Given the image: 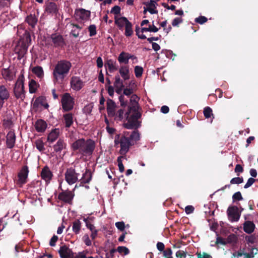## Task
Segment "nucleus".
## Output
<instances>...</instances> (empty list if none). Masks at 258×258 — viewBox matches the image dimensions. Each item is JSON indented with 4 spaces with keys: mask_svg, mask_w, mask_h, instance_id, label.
I'll return each mask as SVG.
<instances>
[{
    "mask_svg": "<svg viewBox=\"0 0 258 258\" xmlns=\"http://www.w3.org/2000/svg\"><path fill=\"white\" fill-rule=\"evenodd\" d=\"M41 178L46 182H49L53 177L52 172L47 166H45L41 172Z\"/></svg>",
    "mask_w": 258,
    "mask_h": 258,
    "instance_id": "21",
    "label": "nucleus"
},
{
    "mask_svg": "<svg viewBox=\"0 0 258 258\" xmlns=\"http://www.w3.org/2000/svg\"><path fill=\"white\" fill-rule=\"evenodd\" d=\"M90 11L84 9H80L75 10V17L77 20H87L90 17Z\"/></svg>",
    "mask_w": 258,
    "mask_h": 258,
    "instance_id": "13",
    "label": "nucleus"
},
{
    "mask_svg": "<svg viewBox=\"0 0 258 258\" xmlns=\"http://www.w3.org/2000/svg\"><path fill=\"white\" fill-rule=\"evenodd\" d=\"M40 181H34L31 182V183L28 185V189L31 192H33L34 191H35L34 189L35 188H37L40 185Z\"/></svg>",
    "mask_w": 258,
    "mask_h": 258,
    "instance_id": "43",
    "label": "nucleus"
},
{
    "mask_svg": "<svg viewBox=\"0 0 258 258\" xmlns=\"http://www.w3.org/2000/svg\"><path fill=\"white\" fill-rule=\"evenodd\" d=\"M61 102L63 111L67 112L73 109L74 99L69 93H66L62 95Z\"/></svg>",
    "mask_w": 258,
    "mask_h": 258,
    "instance_id": "7",
    "label": "nucleus"
},
{
    "mask_svg": "<svg viewBox=\"0 0 258 258\" xmlns=\"http://www.w3.org/2000/svg\"><path fill=\"white\" fill-rule=\"evenodd\" d=\"M71 67L72 64L69 61L66 60L58 61L53 71L54 82H62L69 74Z\"/></svg>",
    "mask_w": 258,
    "mask_h": 258,
    "instance_id": "4",
    "label": "nucleus"
},
{
    "mask_svg": "<svg viewBox=\"0 0 258 258\" xmlns=\"http://www.w3.org/2000/svg\"><path fill=\"white\" fill-rule=\"evenodd\" d=\"M79 175L80 174L77 173L74 168H67L64 174L65 180L69 184L72 185L78 181Z\"/></svg>",
    "mask_w": 258,
    "mask_h": 258,
    "instance_id": "8",
    "label": "nucleus"
},
{
    "mask_svg": "<svg viewBox=\"0 0 258 258\" xmlns=\"http://www.w3.org/2000/svg\"><path fill=\"white\" fill-rule=\"evenodd\" d=\"M114 79V86L115 88V92L117 94L121 95L124 87L123 80L120 79L118 74L115 75Z\"/></svg>",
    "mask_w": 258,
    "mask_h": 258,
    "instance_id": "19",
    "label": "nucleus"
},
{
    "mask_svg": "<svg viewBox=\"0 0 258 258\" xmlns=\"http://www.w3.org/2000/svg\"><path fill=\"white\" fill-rule=\"evenodd\" d=\"M134 92L133 89L132 88H124L123 91V94L124 95H126L127 96H129L131 95H132Z\"/></svg>",
    "mask_w": 258,
    "mask_h": 258,
    "instance_id": "64",
    "label": "nucleus"
},
{
    "mask_svg": "<svg viewBox=\"0 0 258 258\" xmlns=\"http://www.w3.org/2000/svg\"><path fill=\"white\" fill-rule=\"evenodd\" d=\"M198 258H212V256L207 252L197 251L196 253Z\"/></svg>",
    "mask_w": 258,
    "mask_h": 258,
    "instance_id": "49",
    "label": "nucleus"
},
{
    "mask_svg": "<svg viewBox=\"0 0 258 258\" xmlns=\"http://www.w3.org/2000/svg\"><path fill=\"white\" fill-rule=\"evenodd\" d=\"M58 236L54 235L50 239L49 241V245L51 246H54L56 245V242L58 240Z\"/></svg>",
    "mask_w": 258,
    "mask_h": 258,
    "instance_id": "62",
    "label": "nucleus"
},
{
    "mask_svg": "<svg viewBox=\"0 0 258 258\" xmlns=\"http://www.w3.org/2000/svg\"><path fill=\"white\" fill-rule=\"evenodd\" d=\"M84 221L85 222L87 228L90 229L91 231L96 230L95 227L88 221L87 218H84Z\"/></svg>",
    "mask_w": 258,
    "mask_h": 258,
    "instance_id": "53",
    "label": "nucleus"
},
{
    "mask_svg": "<svg viewBox=\"0 0 258 258\" xmlns=\"http://www.w3.org/2000/svg\"><path fill=\"white\" fill-rule=\"evenodd\" d=\"M14 123L11 119H4L3 120V126L5 129H11Z\"/></svg>",
    "mask_w": 258,
    "mask_h": 258,
    "instance_id": "42",
    "label": "nucleus"
},
{
    "mask_svg": "<svg viewBox=\"0 0 258 258\" xmlns=\"http://www.w3.org/2000/svg\"><path fill=\"white\" fill-rule=\"evenodd\" d=\"M233 202L235 201H239L243 200L242 196L240 191H237L234 193L232 196Z\"/></svg>",
    "mask_w": 258,
    "mask_h": 258,
    "instance_id": "47",
    "label": "nucleus"
},
{
    "mask_svg": "<svg viewBox=\"0 0 258 258\" xmlns=\"http://www.w3.org/2000/svg\"><path fill=\"white\" fill-rule=\"evenodd\" d=\"M255 228V225L253 222L250 221H246L243 223V230L248 234L252 233Z\"/></svg>",
    "mask_w": 258,
    "mask_h": 258,
    "instance_id": "27",
    "label": "nucleus"
},
{
    "mask_svg": "<svg viewBox=\"0 0 258 258\" xmlns=\"http://www.w3.org/2000/svg\"><path fill=\"white\" fill-rule=\"evenodd\" d=\"M33 110L37 111L40 106H42L45 109H48L49 107L47 102V99L44 96H40L37 97L34 101L32 103Z\"/></svg>",
    "mask_w": 258,
    "mask_h": 258,
    "instance_id": "11",
    "label": "nucleus"
},
{
    "mask_svg": "<svg viewBox=\"0 0 258 258\" xmlns=\"http://www.w3.org/2000/svg\"><path fill=\"white\" fill-rule=\"evenodd\" d=\"M140 140V135L138 131L132 132H123L122 134H117L114 139L115 146L120 144L119 154L125 155L130 148Z\"/></svg>",
    "mask_w": 258,
    "mask_h": 258,
    "instance_id": "2",
    "label": "nucleus"
},
{
    "mask_svg": "<svg viewBox=\"0 0 258 258\" xmlns=\"http://www.w3.org/2000/svg\"><path fill=\"white\" fill-rule=\"evenodd\" d=\"M176 256L178 258H185L187 255V252L183 250H178L176 252Z\"/></svg>",
    "mask_w": 258,
    "mask_h": 258,
    "instance_id": "56",
    "label": "nucleus"
},
{
    "mask_svg": "<svg viewBox=\"0 0 258 258\" xmlns=\"http://www.w3.org/2000/svg\"><path fill=\"white\" fill-rule=\"evenodd\" d=\"M26 21L30 26L32 27V28H33L35 27L37 22V18L35 17V16L31 14L27 17Z\"/></svg>",
    "mask_w": 258,
    "mask_h": 258,
    "instance_id": "36",
    "label": "nucleus"
},
{
    "mask_svg": "<svg viewBox=\"0 0 258 258\" xmlns=\"http://www.w3.org/2000/svg\"><path fill=\"white\" fill-rule=\"evenodd\" d=\"M119 75L122 80L127 81L130 79V66L128 65H121L118 69Z\"/></svg>",
    "mask_w": 258,
    "mask_h": 258,
    "instance_id": "18",
    "label": "nucleus"
},
{
    "mask_svg": "<svg viewBox=\"0 0 258 258\" xmlns=\"http://www.w3.org/2000/svg\"><path fill=\"white\" fill-rule=\"evenodd\" d=\"M53 46L63 48L66 45V41L62 35L57 33L52 34L50 36Z\"/></svg>",
    "mask_w": 258,
    "mask_h": 258,
    "instance_id": "12",
    "label": "nucleus"
},
{
    "mask_svg": "<svg viewBox=\"0 0 258 258\" xmlns=\"http://www.w3.org/2000/svg\"><path fill=\"white\" fill-rule=\"evenodd\" d=\"M59 135V130L58 128L53 130L47 136V141L52 143L54 142L58 138Z\"/></svg>",
    "mask_w": 258,
    "mask_h": 258,
    "instance_id": "29",
    "label": "nucleus"
},
{
    "mask_svg": "<svg viewBox=\"0 0 258 258\" xmlns=\"http://www.w3.org/2000/svg\"><path fill=\"white\" fill-rule=\"evenodd\" d=\"M32 71L38 78L42 79L44 77V72L41 66H36L34 67Z\"/></svg>",
    "mask_w": 258,
    "mask_h": 258,
    "instance_id": "35",
    "label": "nucleus"
},
{
    "mask_svg": "<svg viewBox=\"0 0 258 258\" xmlns=\"http://www.w3.org/2000/svg\"><path fill=\"white\" fill-rule=\"evenodd\" d=\"M16 136L14 130H10L6 136V145L8 148L12 149L16 144Z\"/></svg>",
    "mask_w": 258,
    "mask_h": 258,
    "instance_id": "16",
    "label": "nucleus"
},
{
    "mask_svg": "<svg viewBox=\"0 0 258 258\" xmlns=\"http://www.w3.org/2000/svg\"><path fill=\"white\" fill-rule=\"evenodd\" d=\"M117 60L120 64L123 63V65H128V60L127 57L126 55V52L122 51L121 52L119 56H118Z\"/></svg>",
    "mask_w": 258,
    "mask_h": 258,
    "instance_id": "37",
    "label": "nucleus"
},
{
    "mask_svg": "<svg viewBox=\"0 0 258 258\" xmlns=\"http://www.w3.org/2000/svg\"><path fill=\"white\" fill-rule=\"evenodd\" d=\"M82 227V223L81 221L77 219L73 222L72 230L76 234L80 233Z\"/></svg>",
    "mask_w": 258,
    "mask_h": 258,
    "instance_id": "34",
    "label": "nucleus"
},
{
    "mask_svg": "<svg viewBox=\"0 0 258 258\" xmlns=\"http://www.w3.org/2000/svg\"><path fill=\"white\" fill-rule=\"evenodd\" d=\"M116 251L119 253L123 252L124 255H127L130 253L129 249L127 247L122 246H118Z\"/></svg>",
    "mask_w": 258,
    "mask_h": 258,
    "instance_id": "48",
    "label": "nucleus"
},
{
    "mask_svg": "<svg viewBox=\"0 0 258 258\" xmlns=\"http://www.w3.org/2000/svg\"><path fill=\"white\" fill-rule=\"evenodd\" d=\"M34 126L37 132L43 133L47 127V124L43 120L39 119L35 122Z\"/></svg>",
    "mask_w": 258,
    "mask_h": 258,
    "instance_id": "26",
    "label": "nucleus"
},
{
    "mask_svg": "<svg viewBox=\"0 0 258 258\" xmlns=\"http://www.w3.org/2000/svg\"><path fill=\"white\" fill-rule=\"evenodd\" d=\"M88 252V251L87 250L79 252L76 255H74V258H86Z\"/></svg>",
    "mask_w": 258,
    "mask_h": 258,
    "instance_id": "55",
    "label": "nucleus"
},
{
    "mask_svg": "<svg viewBox=\"0 0 258 258\" xmlns=\"http://www.w3.org/2000/svg\"><path fill=\"white\" fill-rule=\"evenodd\" d=\"M31 43V37L30 32L26 30L23 36L18 42L15 48L14 52L18 55V59H21L26 54L28 48Z\"/></svg>",
    "mask_w": 258,
    "mask_h": 258,
    "instance_id": "5",
    "label": "nucleus"
},
{
    "mask_svg": "<svg viewBox=\"0 0 258 258\" xmlns=\"http://www.w3.org/2000/svg\"><path fill=\"white\" fill-rule=\"evenodd\" d=\"M243 182V178L242 177H237L232 178L230 181L231 184H240Z\"/></svg>",
    "mask_w": 258,
    "mask_h": 258,
    "instance_id": "50",
    "label": "nucleus"
},
{
    "mask_svg": "<svg viewBox=\"0 0 258 258\" xmlns=\"http://www.w3.org/2000/svg\"><path fill=\"white\" fill-rule=\"evenodd\" d=\"M117 228L121 231H124L125 226L123 222H117L115 223Z\"/></svg>",
    "mask_w": 258,
    "mask_h": 258,
    "instance_id": "57",
    "label": "nucleus"
},
{
    "mask_svg": "<svg viewBox=\"0 0 258 258\" xmlns=\"http://www.w3.org/2000/svg\"><path fill=\"white\" fill-rule=\"evenodd\" d=\"M234 171L237 173V175L239 176L240 173L243 172V168L241 165L237 164L235 166Z\"/></svg>",
    "mask_w": 258,
    "mask_h": 258,
    "instance_id": "63",
    "label": "nucleus"
},
{
    "mask_svg": "<svg viewBox=\"0 0 258 258\" xmlns=\"http://www.w3.org/2000/svg\"><path fill=\"white\" fill-rule=\"evenodd\" d=\"M132 24L130 21H127V23L125 26V32L124 35L126 37H130L133 34V31L132 29Z\"/></svg>",
    "mask_w": 258,
    "mask_h": 258,
    "instance_id": "39",
    "label": "nucleus"
},
{
    "mask_svg": "<svg viewBox=\"0 0 258 258\" xmlns=\"http://www.w3.org/2000/svg\"><path fill=\"white\" fill-rule=\"evenodd\" d=\"M143 72V69L142 67L137 66L135 67V74L137 78L142 76Z\"/></svg>",
    "mask_w": 258,
    "mask_h": 258,
    "instance_id": "45",
    "label": "nucleus"
},
{
    "mask_svg": "<svg viewBox=\"0 0 258 258\" xmlns=\"http://www.w3.org/2000/svg\"><path fill=\"white\" fill-rule=\"evenodd\" d=\"M36 148L40 152L44 150V143L41 140H37L35 142Z\"/></svg>",
    "mask_w": 258,
    "mask_h": 258,
    "instance_id": "44",
    "label": "nucleus"
},
{
    "mask_svg": "<svg viewBox=\"0 0 258 258\" xmlns=\"http://www.w3.org/2000/svg\"><path fill=\"white\" fill-rule=\"evenodd\" d=\"M39 85L34 80L31 79L29 82V91L31 94L35 93L37 90Z\"/></svg>",
    "mask_w": 258,
    "mask_h": 258,
    "instance_id": "33",
    "label": "nucleus"
},
{
    "mask_svg": "<svg viewBox=\"0 0 258 258\" xmlns=\"http://www.w3.org/2000/svg\"><path fill=\"white\" fill-rule=\"evenodd\" d=\"M58 253L61 258H69L74 257V252L66 245L61 246L58 250Z\"/></svg>",
    "mask_w": 258,
    "mask_h": 258,
    "instance_id": "17",
    "label": "nucleus"
},
{
    "mask_svg": "<svg viewBox=\"0 0 258 258\" xmlns=\"http://www.w3.org/2000/svg\"><path fill=\"white\" fill-rule=\"evenodd\" d=\"M203 113L206 118H209L211 116H212V119L214 118L212 109L209 106L204 108Z\"/></svg>",
    "mask_w": 258,
    "mask_h": 258,
    "instance_id": "40",
    "label": "nucleus"
},
{
    "mask_svg": "<svg viewBox=\"0 0 258 258\" xmlns=\"http://www.w3.org/2000/svg\"><path fill=\"white\" fill-rule=\"evenodd\" d=\"M139 98L136 94L131 96L130 101L131 104L127 107V111L125 112L127 122L124 123L123 126L127 129L137 130L141 125V121L138 119L141 117L142 113L140 111L141 107L138 104Z\"/></svg>",
    "mask_w": 258,
    "mask_h": 258,
    "instance_id": "1",
    "label": "nucleus"
},
{
    "mask_svg": "<svg viewBox=\"0 0 258 258\" xmlns=\"http://www.w3.org/2000/svg\"><path fill=\"white\" fill-rule=\"evenodd\" d=\"M124 95L123 94H121L119 97V100L120 102V105L122 107H125L127 106V101L124 100Z\"/></svg>",
    "mask_w": 258,
    "mask_h": 258,
    "instance_id": "54",
    "label": "nucleus"
},
{
    "mask_svg": "<svg viewBox=\"0 0 258 258\" xmlns=\"http://www.w3.org/2000/svg\"><path fill=\"white\" fill-rule=\"evenodd\" d=\"M208 19L205 17L201 16L195 19V22L200 24H203L206 22H207Z\"/></svg>",
    "mask_w": 258,
    "mask_h": 258,
    "instance_id": "52",
    "label": "nucleus"
},
{
    "mask_svg": "<svg viewBox=\"0 0 258 258\" xmlns=\"http://www.w3.org/2000/svg\"><path fill=\"white\" fill-rule=\"evenodd\" d=\"M163 255L165 258L172 256V251L170 248H167L163 251Z\"/></svg>",
    "mask_w": 258,
    "mask_h": 258,
    "instance_id": "60",
    "label": "nucleus"
},
{
    "mask_svg": "<svg viewBox=\"0 0 258 258\" xmlns=\"http://www.w3.org/2000/svg\"><path fill=\"white\" fill-rule=\"evenodd\" d=\"M115 117V119H117L119 120H122L123 119L125 118L126 120L127 121L126 115H125V113L124 112L123 109H119L116 113H115V115L113 116Z\"/></svg>",
    "mask_w": 258,
    "mask_h": 258,
    "instance_id": "38",
    "label": "nucleus"
},
{
    "mask_svg": "<svg viewBox=\"0 0 258 258\" xmlns=\"http://www.w3.org/2000/svg\"><path fill=\"white\" fill-rule=\"evenodd\" d=\"M29 172V171L27 166L25 165L22 167L18 174L19 183L24 184L27 182Z\"/></svg>",
    "mask_w": 258,
    "mask_h": 258,
    "instance_id": "15",
    "label": "nucleus"
},
{
    "mask_svg": "<svg viewBox=\"0 0 258 258\" xmlns=\"http://www.w3.org/2000/svg\"><path fill=\"white\" fill-rule=\"evenodd\" d=\"M120 7L115 6L111 9L110 13L114 15H118L120 13Z\"/></svg>",
    "mask_w": 258,
    "mask_h": 258,
    "instance_id": "59",
    "label": "nucleus"
},
{
    "mask_svg": "<svg viewBox=\"0 0 258 258\" xmlns=\"http://www.w3.org/2000/svg\"><path fill=\"white\" fill-rule=\"evenodd\" d=\"M255 181V179H254L253 178H252V177L249 178L248 179L246 184L244 185V188H248L249 187L251 186Z\"/></svg>",
    "mask_w": 258,
    "mask_h": 258,
    "instance_id": "61",
    "label": "nucleus"
},
{
    "mask_svg": "<svg viewBox=\"0 0 258 258\" xmlns=\"http://www.w3.org/2000/svg\"><path fill=\"white\" fill-rule=\"evenodd\" d=\"M24 76L23 74L20 75L13 88L14 96L17 99H20L23 101L26 97V92L24 90Z\"/></svg>",
    "mask_w": 258,
    "mask_h": 258,
    "instance_id": "6",
    "label": "nucleus"
},
{
    "mask_svg": "<svg viewBox=\"0 0 258 258\" xmlns=\"http://www.w3.org/2000/svg\"><path fill=\"white\" fill-rule=\"evenodd\" d=\"M89 35L90 36H93L96 34V27L95 25H91L88 27Z\"/></svg>",
    "mask_w": 258,
    "mask_h": 258,
    "instance_id": "51",
    "label": "nucleus"
},
{
    "mask_svg": "<svg viewBox=\"0 0 258 258\" xmlns=\"http://www.w3.org/2000/svg\"><path fill=\"white\" fill-rule=\"evenodd\" d=\"M71 85L74 90L79 91L83 88L84 84L79 77L74 76L71 79Z\"/></svg>",
    "mask_w": 258,
    "mask_h": 258,
    "instance_id": "20",
    "label": "nucleus"
},
{
    "mask_svg": "<svg viewBox=\"0 0 258 258\" xmlns=\"http://www.w3.org/2000/svg\"><path fill=\"white\" fill-rule=\"evenodd\" d=\"M227 216L231 222L238 221L241 215L238 208L236 206H229L227 210Z\"/></svg>",
    "mask_w": 258,
    "mask_h": 258,
    "instance_id": "10",
    "label": "nucleus"
},
{
    "mask_svg": "<svg viewBox=\"0 0 258 258\" xmlns=\"http://www.w3.org/2000/svg\"><path fill=\"white\" fill-rule=\"evenodd\" d=\"M56 4L53 2H48L46 4L45 11L49 14H56L58 12Z\"/></svg>",
    "mask_w": 258,
    "mask_h": 258,
    "instance_id": "24",
    "label": "nucleus"
},
{
    "mask_svg": "<svg viewBox=\"0 0 258 258\" xmlns=\"http://www.w3.org/2000/svg\"><path fill=\"white\" fill-rule=\"evenodd\" d=\"M135 31L139 38L141 39H145L147 38L146 35L143 34L144 32L141 31V29H140L139 26H137L136 27Z\"/></svg>",
    "mask_w": 258,
    "mask_h": 258,
    "instance_id": "46",
    "label": "nucleus"
},
{
    "mask_svg": "<svg viewBox=\"0 0 258 258\" xmlns=\"http://www.w3.org/2000/svg\"><path fill=\"white\" fill-rule=\"evenodd\" d=\"M64 121L66 127H70L73 123V115L72 113L63 114Z\"/></svg>",
    "mask_w": 258,
    "mask_h": 258,
    "instance_id": "32",
    "label": "nucleus"
},
{
    "mask_svg": "<svg viewBox=\"0 0 258 258\" xmlns=\"http://www.w3.org/2000/svg\"><path fill=\"white\" fill-rule=\"evenodd\" d=\"M95 143L91 139L85 140L84 139H79L74 142L71 145V148L74 151H77L83 156H91L95 149Z\"/></svg>",
    "mask_w": 258,
    "mask_h": 258,
    "instance_id": "3",
    "label": "nucleus"
},
{
    "mask_svg": "<svg viewBox=\"0 0 258 258\" xmlns=\"http://www.w3.org/2000/svg\"><path fill=\"white\" fill-rule=\"evenodd\" d=\"M129 21L126 17H121L117 18L116 16L114 17V23L121 30L124 26H125L126 24Z\"/></svg>",
    "mask_w": 258,
    "mask_h": 258,
    "instance_id": "25",
    "label": "nucleus"
},
{
    "mask_svg": "<svg viewBox=\"0 0 258 258\" xmlns=\"http://www.w3.org/2000/svg\"><path fill=\"white\" fill-rule=\"evenodd\" d=\"M67 144L62 139H59L56 144L53 146V149L55 152H60L63 149H65Z\"/></svg>",
    "mask_w": 258,
    "mask_h": 258,
    "instance_id": "30",
    "label": "nucleus"
},
{
    "mask_svg": "<svg viewBox=\"0 0 258 258\" xmlns=\"http://www.w3.org/2000/svg\"><path fill=\"white\" fill-rule=\"evenodd\" d=\"M10 96V92L5 85H0V98L7 100Z\"/></svg>",
    "mask_w": 258,
    "mask_h": 258,
    "instance_id": "31",
    "label": "nucleus"
},
{
    "mask_svg": "<svg viewBox=\"0 0 258 258\" xmlns=\"http://www.w3.org/2000/svg\"><path fill=\"white\" fill-rule=\"evenodd\" d=\"M159 31V29L157 28L154 24L152 26L149 25V27H142L141 28V31L142 32H157Z\"/></svg>",
    "mask_w": 258,
    "mask_h": 258,
    "instance_id": "41",
    "label": "nucleus"
},
{
    "mask_svg": "<svg viewBox=\"0 0 258 258\" xmlns=\"http://www.w3.org/2000/svg\"><path fill=\"white\" fill-rule=\"evenodd\" d=\"M116 104L114 101L111 99L107 100V111L109 116L113 117L115 114V108Z\"/></svg>",
    "mask_w": 258,
    "mask_h": 258,
    "instance_id": "22",
    "label": "nucleus"
},
{
    "mask_svg": "<svg viewBox=\"0 0 258 258\" xmlns=\"http://www.w3.org/2000/svg\"><path fill=\"white\" fill-rule=\"evenodd\" d=\"M105 67L106 69H108L110 73H112L115 71L118 70V66L116 64V62L111 59L107 60L105 63Z\"/></svg>",
    "mask_w": 258,
    "mask_h": 258,
    "instance_id": "28",
    "label": "nucleus"
},
{
    "mask_svg": "<svg viewBox=\"0 0 258 258\" xmlns=\"http://www.w3.org/2000/svg\"><path fill=\"white\" fill-rule=\"evenodd\" d=\"M143 4L148 7V8H156V5L157 4L156 2L153 0H150L149 2H144Z\"/></svg>",
    "mask_w": 258,
    "mask_h": 258,
    "instance_id": "58",
    "label": "nucleus"
},
{
    "mask_svg": "<svg viewBox=\"0 0 258 258\" xmlns=\"http://www.w3.org/2000/svg\"><path fill=\"white\" fill-rule=\"evenodd\" d=\"M61 192H59L58 195V199L64 203L69 205H72L73 200L75 196L74 193L69 190L61 189Z\"/></svg>",
    "mask_w": 258,
    "mask_h": 258,
    "instance_id": "9",
    "label": "nucleus"
},
{
    "mask_svg": "<svg viewBox=\"0 0 258 258\" xmlns=\"http://www.w3.org/2000/svg\"><path fill=\"white\" fill-rule=\"evenodd\" d=\"M1 74L3 78L6 80L11 81L14 80L15 77V72L14 69L9 67L8 68H3L1 70Z\"/></svg>",
    "mask_w": 258,
    "mask_h": 258,
    "instance_id": "14",
    "label": "nucleus"
},
{
    "mask_svg": "<svg viewBox=\"0 0 258 258\" xmlns=\"http://www.w3.org/2000/svg\"><path fill=\"white\" fill-rule=\"evenodd\" d=\"M92 177L91 170L90 169H86L80 180V186H83L84 184L89 183L92 179Z\"/></svg>",
    "mask_w": 258,
    "mask_h": 258,
    "instance_id": "23",
    "label": "nucleus"
}]
</instances>
